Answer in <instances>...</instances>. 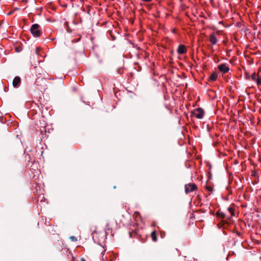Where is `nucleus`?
<instances>
[{
    "mask_svg": "<svg viewBox=\"0 0 261 261\" xmlns=\"http://www.w3.org/2000/svg\"><path fill=\"white\" fill-rule=\"evenodd\" d=\"M30 31L35 37H40L42 33L40 25L37 23L33 24L31 26Z\"/></svg>",
    "mask_w": 261,
    "mask_h": 261,
    "instance_id": "1",
    "label": "nucleus"
},
{
    "mask_svg": "<svg viewBox=\"0 0 261 261\" xmlns=\"http://www.w3.org/2000/svg\"><path fill=\"white\" fill-rule=\"evenodd\" d=\"M193 115L198 119H202L204 114V111L203 109L198 108L195 109L192 112Z\"/></svg>",
    "mask_w": 261,
    "mask_h": 261,
    "instance_id": "2",
    "label": "nucleus"
},
{
    "mask_svg": "<svg viewBox=\"0 0 261 261\" xmlns=\"http://www.w3.org/2000/svg\"><path fill=\"white\" fill-rule=\"evenodd\" d=\"M185 192L186 194H188L190 192L194 191L196 189L197 186L195 184H189L186 185L185 186Z\"/></svg>",
    "mask_w": 261,
    "mask_h": 261,
    "instance_id": "3",
    "label": "nucleus"
},
{
    "mask_svg": "<svg viewBox=\"0 0 261 261\" xmlns=\"http://www.w3.org/2000/svg\"><path fill=\"white\" fill-rule=\"evenodd\" d=\"M218 69L222 73H226L229 70V67L225 64H221L218 66Z\"/></svg>",
    "mask_w": 261,
    "mask_h": 261,
    "instance_id": "4",
    "label": "nucleus"
},
{
    "mask_svg": "<svg viewBox=\"0 0 261 261\" xmlns=\"http://www.w3.org/2000/svg\"><path fill=\"white\" fill-rule=\"evenodd\" d=\"M187 52V49L185 45H179L177 48V53L180 55L184 54Z\"/></svg>",
    "mask_w": 261,
    "mask_h": 261,
    "instance_id": "5",
    "label": "nucleus"
},
{
    "mask_svg": "<svg viewBox=\"0 0 261 261\" xmlns=\"http://www.w3.org/2000/svg\"><path fill=\"white\" fill-rule=\"evenodd\" d=\"M21 80L19 76H16L14 77L13 81V86L14 87L16 88L18 87L19 84L20 83Z\"/></svg>",
    "mask_w": 261,
    "mask_h": 261,
    "instance_id": "6",
    "label": "nucleus"
},
{
    "mask_svg": "<svg viewBox=\"0 0 261 261\" xmlns=\"http://www.w3.org/2000/svg\"><path fill=\"white\" fill-rule=\"evenodd\" d=\"M210 41L213 45L216 44L218 42V39L214 34H212L210 36Z\"/></svg>",
    "mask_w": 261,
    "mask_h": 261,
    "instance_id": "7",
    "label": "nucleus"
},
{
    "mask_svg": "<svg viewBox=\"0 0 261 261\" xmlns=\"http://www.w3.org/2000/svg\"><path fill=\"white\" fill-rule=\"evenodd\" d=\"M251 79L253 81L255 82L256 83V84H257V81H258L259 77L257 74H256L255 73H253L251 75Z\"/></svg>",
    "mask_w": 261,
    "mask_h": 261,
    "instance_id": "8",
    "label": "nucleus"
},
{
    "mask_svg": "<svg viewBox=\"0 0 261 261\" xmlns=\"http://www.w3.org/2000/svg\"><path fill=\"white\" fill-rule=\"evenodd\" d=\"M151 237L152 238V240L153 241L156 242L157 241V237H156L155 231H153L151 232Z\"/></svg>",
    "mask_w": 261,
    "mask_h": 261,
    "instance_id": "9",
    "label": "nucleus"
},
{
    "mask_svg": "<svg viewBox=\"0 0 261 261\" xmlns=\"http://www.w3.org/2000/svg\"><path fill=\"white\" fill-rule=\"evenodd\" d=\"M217 77L218 76L217 74L215 73H213L210 76L211 80L213 81H215L217 80Z\"/></svg>",
    "mask_w": 261,
    "mask_h": 261,
    "instance_id": "10",
    "label": "nucleus"
},
{
    "mask_svg": "<svg viewBox=\"0 0 261 261\" xmlns=\"http://www.w3.org/2000/svg\"><path fill=\"white\" fill-rule=\"evenodd\" d=\"M227 210L230 212V213L231 214V216H233L234 215L233 211V208H231L230 207H228Z\"/></svg>",
    "mask_w": 261,
    "mask_h": 261,
    "instance_id": "11",
    "label": "nucleus"
},
{
    "mask_svg": "<svg viewBox=\"0 0 261 261\" xmlns=\"http://www.w3.org/2000/svg\"><path fill=\"white\" fill-rule=\"evenodd\" d=\"M41 49L39 48H36L35 49V53L37 55H40V51Z\"/></svg>",
    "mask_w": 261,
    "mask_h": 261,
    "instance_id": "12",
    "label": "nucleus"
},
{
    "mask_svg": "<svg viewBox=\"0 0 261 261\" xmlns=\"http://www.w3.org/2000/svg\"><path fill=\"white\" fill-rule=\"evenodd\" d=\"M70 239L72 241H77L76 238L74 236H71V237H70Z\"/></svg>",
    "mask_w": 261,
    "mask_h": 261,
    "instance_id": "13",
    "label": "nucleus"
},
{
    "mask_svg": "<svg viewBox=\"0 0 261 261\" xmlns=\"http://www.w3.org/2000/svg\"><path fill=\"white\" fill-rule=\"evenodd\" d=\"M261 85V77H259L258 81H257V85Z\"/></svg>",
    "mask_w": 261,
    "mask_h": 261,
    "instance_id": "14",
    "label": "nucleus"
},
{
    "mask_svg": "<svg viewBox=\"0 0 261 261\" xmlns=\"http://www.w3.org/2000/svg\"><path fill=\"white\" fill-rule=\"evenodd\" d=\"M142 1L144 2H149L151 1L152 0H142Z\"/></svg>",
    "mask_w": 261,
    "mask_h": 261,
    "instance_id": "15",
    "label": "nucleus"
},
{
    "mask_svg": "<svg viewBox=\"0 0 261 261\" xmlns=\"http://www.w3.org/2000/svg\"><path fill=\"white\" fill-rule=\"evenodd\" d=\"M207 190H209V191H212V188H211V187H207Z\"/></svg>",
    "mask_w": 261,
    "mask_h": 261,
    "instance_id": "16",
    "label": "nucleus"
},
{
    "mask_svg": "<svg viewBox=\"0 0 261 261\" xmlns=\"http://www.w3.org/2000/svg\"><path fill=\"white\" fill-rule=\"evenodd\" d=\"M129 237L131 238L132 237V233L130 232H129Z\"/></svg>",
    "mask_w": 261,
    "mask_h": 261,
    "instance_id": "17",
    "label": "nucleus"
},
{
    "mask_svg": "<svg viewBox=\"0 0 261 261\" xmlns=\"http://www.w3.org/2000/svg\"><path fill=\"white\" fill-rule=\"evenodd\" d=\"M81 261H86L84 258H82Z\"/></svg>",
    "mask_w": 261,
    "mask_h": 261,
    "instance_id": "18",
    "label": "nucleus"
},
{
    "mask_svg": "<svg viewBox=\"0 0 261 261\" xmlns=\"http://www.w3.org/2000/svg\"><path fill=\"white\" fill-rule=\"evenodd\" d=\"M260 259H261V257H260Z\"/></svg>",
    "mask_w": 261,
    "mask_h": 261,
    "instance_id": "19",
    "label": "nucleus"
}]
</instances>
